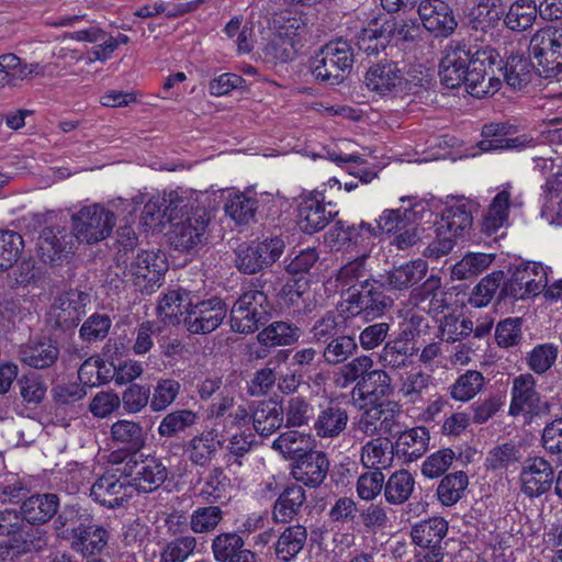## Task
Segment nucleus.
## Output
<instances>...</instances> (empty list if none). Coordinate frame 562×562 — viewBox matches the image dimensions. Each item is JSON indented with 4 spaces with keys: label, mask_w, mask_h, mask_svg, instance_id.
<instances>
[{
    "label": "nucleus",
    "mask_w": 562,
    "mask_h": 562,
    "mask_svg": "<svg viewBox=\"0 0 562 562\" xmlns=\"http://www.w3.org/2000/svg\"><path fill=\"white\" fill-rule=\"evenodd\" d=\"M180 391L181 384L178 380L158 379L150 393V411L154 413L166 411L179 396Z\"/></svg>",
    "instance_id": "nucleus-56"
},
{
    "label": "nucleus",
    "mask_w": 562,
    "mask_h": 562,
    "mask_svg": "<svg viewBox=\"0 0 562 562\" xmlns=\"http://www.w3.org/2000/svg\"><path fill=\"white\" fill-rule=\"evenodd\" d=\"M531 68H536V65L525 57L510 56L499 70L503 71L504 80L509 87L521 89L531 80Z\"/></svg>",
    "instance_id": "nucleus-55"
},
{
    "label": "nucleus",
    "mask_w": 562,
    "mask_h": 562,
    "mask_svg": "<svg viewBox=\"0 0 562 562\" xmlns=\"http://www.w3.org/2000/svg\"><path fill=\"white\" fill-rule=\"evenodd\" d=\"M448 532V521L439 516L415 524L411 530L413 543L422 549L415 554L414 562H441L443 549L441 542Z\"/></svg>",
    "instance_id": "nucleus-11"
},
{
    "label": "nucleus",
    "mask_w": 562,
    "mask_h": 562,
    "mask_svg": "<svg viewBox=\"0 0 562 562\" xmlns=\"http://www.w3.org/2000/svg\"><path fill=\"white\" fill-rule=\"evenodd\" d=\"M231 480L221 467L213 468L206 475L200 496L213 504L222 503L227 497Z\"/></svg>",
    "instance_id": "nucleus-63"
},
{
    "label": "nucleus",
    "mask_w": 562,
    "mask_h": 562,
    "mask_svg": "<svg viewBox=\"0 0 562 562\" xmlns=\"http://www.w3.org/2000/svg\"><path fill=\"white\" fill-rule=\"evenodd\" d=\"M59 355L58 342L52 338L30 340L19 348L20 361L37 370L52 368L57 362Z\"/></svg>",
    "instance_id": "nucleus-23"
},
{
    "label": "nucleus",
    "mask_w": 562,
    "mask_h": 562,
    "mask_svg": "<svg viewBox=\"0 0 562 562\" xmlns=\"http://www.w3.org/2000/svg\"><path fill=\"white\" fill-rule=\"evenodd\" d=\"M58 507L59 498L56 494H34L23 499L20 514L32 526L43 525L57 514Z\"/></svg>",
    "instance_id": "nucleus-27"
},
{
    "label": "nucleus",
    "mask_w": 562,
    "mask_h": 562,
    "mask_svg": "<svg viewBox=\"0 0 562 562\" xmlns=\"http://www.w3.org/2000/svg\"><path fill=\"white\" fill-rule=\"evenodd\" d=\"M358 350L353 336L345 335L342 331L324 345L321 352L324 361L329 366L342 364Z\"/></svg>",
    "instance_id": "nucleus-50"
},
{
    "label": "nucleus",
    "mask_w": 562,
    "mask_h": 562,
    "mask_svg": "<svg viewBox=\"0 0 562 562\" xmlns=\"http://www.w3.org/2000/svg\"><path fill=\"white\" fill-rule=\"evenodd\" d=\"M21 401L25 405L40 404L46 394L47 385L43 378L34 372L23 374L16 380Z\"/></svg>",
    "instance_id": "nucleus-64"
},
{
    "label": "nucleus",
    "mask_w": 562,
    "mask_h": 562,
    "mask_svg": "<svg viewBox=\"0 0 562 562\" xmlns=\"http://www.w3.org/2000/svg\"><path fill=\"white\" fill-rule=\"evenodd\" d=\"M167 220L170 223L186 218L192 211L200 207L192 199V193L184 190L170 191L164 194Z\"/></svg>",
    "instance_id": "nucleus-58"
},
{
    "label": "nucleus",
    "mask_w": 562,
    "mask_h": 562,
    "mask_svg": "<svg viewBox=\"0 0 562 562\" xmlns=\"http://www.w3.org/2000/svg\"><path fill=\"white\" fill-rule=\"evenodd\" d=\"M284 248L285 243L281 237L240 245L235 252V266L241 273L256 274L277 262Z\"/></svg>",
    "instance_id": "nucleus-9"
},
{
    "label": "nucleus",
    "mask_w": 562,
    "mask_h": 562,
    "mask_svg": "<svg viewBox=\"0 0 562 562\" xmlns=\"http://www.w3.org/2000/svg\"><path fill=\"white\" fill-rule=\"evenodd\" d=\"M386 291L381 277L372 276L370 281L349 293L347 302L350 308L357 310V313L362 312L367 317H376L383 315L393 305L394 301L385 293Z\"/></svg>",
    "instance_id": "nucleus-16"
},
{
    "label": "nucleus",
    "mask_w": 562,
    "mask_h": 562,
    "mask_svg": "<svg viewBox=\"0 0 562 562\" xmlns=\"http://www.w3.org/2000/svg\"><path fill=\"white\" fill-rule=\"evenodd\" d=\"M529 52L540 77H557L562 72V29L538 30L530 40Z\"/></svg>",
    "instance_id": "nucleus-5"
},
{
    "label": "nucleus",
    "mask_w": 562,
    "mask_h": 562,
    "mask_svg": "<svg viewBox=\"0 0 562 562\" xmlns=\"http://www.w3.org/2000/svg\"><path fill=\"white\" fill-rule=\"evenodd\" d=\"M351 45L342 40L324 45L311 60L314 78L326 85L341 83L350 74L353 65Z\"/></svg>",
    "instance_id": "nucleus-4"
},
{
    "label": "nucleus",
    "mask_w": 562,
    "mask_h": 562,
    "mask_svg": "<svg viewBox=\"0 0 562 562\" xmlns=\"http://www.w3.org/2000/svg\"><path fill=\"white\" fill-rule=\"evenodd\" d=\"M221 441L212 431L192 437L184 446L187 459L196 467L207 468L218 452Z\"/></svg>",
    "instance_id": "nucleus-34"
},
{
    "label": "nucleus",
    "mask_w": 562,
    "mask_h": 562,
    "mask_svg": "<svg viewBox=\"0 0 562 562\" xmlns=\"http://www.w3.org/2000/svg\"><path fill=\"white\" fill-rule=\"evenodd\" d=\"M367 256L358 257L338 269L335 280L341 290L351 293L370 281L373 274L367 268Z\"/></svg>",
    "instance_id": "nucleus-42"
},
{
    "label": "nucleus",
    "mask_w": 562,
    "mask_h": 562,
    "mask_svg": "<svg viewBox=\"0 0 562 562\" xmlns=\"http://www.w3.org/2000/svg\"><path fill=\"white\" fill-rule=\"evenodd\" d=\"M492 255L483 252H470L465 255L452 268V278L457 280H467L486 270L493 262Z\"/></svg>",
    "instance_id": "nucleus-62"
},
{
    "label": "nucleus",
    "mask_w": 562,
    "mask_h": 562,
    "mask_svg": "<svg viewBox=\"0 0 562 562\" xmlns=\"http://www.w3.org/2000/svg\"><path fill=\"white\" fill-rule=\"evenodd\" d=\"M472 224V203L463 200L446 206L441 213L440 221L436 223L440 229L447 231L457 238L469 232Z\"/></svg>",
    "instance_id": "nucleus-32"
},
{
    "label": "nucleus",
    "mask_w": 562,
    "mask_h": 562,
    "mask_svg": "<svg viewBox=\"0 0 562 562\" xmlns=\"http://www.w3.org/2000/svg\"><path fill=\"white\" fill-rule=\"evenodd\" d=\"M340 318V315L335 311H327L322 317L316 319L310 328L312 341L325 345L344 331V322Z\"/></svg>",
    "instance_id": "nucleus-61"
},
{
    "label": "nucleus",
    "mask_w": 562,
    "mask_h": 562,
    "mask_svg": "<svg viewBox=\"0 0 562 562\" xmlns=\"http://www.w3.org/2000/svg\"><path fill=\"white\" fill-rule=\"evenodd\" d=\"M538 15L535 0H516L510 4L504 24L514 32H522L532 26Z\"/></svg>",
    "instance_id": "nucleus-48"
},
{
    "label": "nucleus",
    "mask_w": 562,
    "mask_h": 562,
    "mask_svg": "<svg viewBox=\"0 0 562 562\" xmlns=\"http://www.w3.org/2000/svg\"><path fill=\"white\" fill-rule=\"evenodd\" d=\"M252 425L263 437L276 432L283 424L284 409L273 401H254L250 403Z\"/></svg>",
    "instance_id": "nucleus-28"
},
{
    "label": "nucleus",
    "mask_w": 562,
    "mask_h": 562,
    "mask_svg": "<svg viewBox=\"0 0 562 562\" xmlns=\"http://www.w3.org/2000/svg\"><path fill=\"white\" fill-rule=\"evenodd\" d=\"M227 315V305L218 296L200 300L194 294L192 306L183 319L188 331L195 335L210 334L221 326Z\"/></svg>",
    "instance_id": "nucleus-13"
},
{
    "label": "nucleus",
    "mask_w": 562,
    "mask_h": 562,
    "mask_svg": "<svg viewBox=\"0 0 562 562\" xmlns=\"http://www.w3.org/2000/svg\"><path fill=\"white\" fill-rule=\"evenodd\" d=\"M306 501L305 491L302 486L289 485L277 498L272 517L276 522H289L294 519Z\"/></svg>",
    "instance_id": "nucleus-39"
},
{
    "label": "nucleus",
    "mask_w": 562,
    "mask_h": 562,
    "mask_svg": "<svg viewBox=\"0 0 562 562\" xmlns=\"http://www.w3.org/2000/svg\"><path fill=\"white\" fill-rule=\"evenodd\" d=\"M133 494V487L128 479L106 473L99 477L90 488V496L100 505L108 508L123 506Z\"/></svg>",
    "instance_id": "nucleus-19"
},
{
    "label": "nucleus",
    "mask_w": 562,
    "mask_h": 562,
    "mask_svg": "<svg viewBox=\"0 0 562 562\" xmlns=\"http://www.w3.org/2000/svg\"><path fill=\"white\" fill-rule=\"evenodd\" d=\"M224 517L225 513L218 505L196 506L189 516V529L194 535H212L217 531Z\"/></svg>",
    "instance_id": "nucleus-41"
},
{
    "label": "nucleus",
    "mask_w": 562,
    "mask_h": 562,
    "mask_svg": "<svg viewBox=\"0 0 562 562\" xmlns=\"http://www.w3.org/2000/svg\"><path fill=\"white\" fill-rule=\"evenodd\" d=\"M382 26V34L386 35L387 41L392 38L397 41L414 43L420 37L422 26L417 19H395L390 15L378 18Z\"/></svg>",
    "instance_id": "nucleus-43"
},
{
    "label": "nucleus",
    "mask_w": 562,
    "mask_h": 562,
    "mask_svg": "<svg viewBox=\"0 0 562 562\" xmlns=\"http://www.w3.org/2000/svg\"><path fill=\"white\" fill-rule=\"evenodd\" d=\"M485 378L476 370H468L449 386L450 396L459 402H469L483 390Z\"/></svg>",
    "instance_id": "nucleus-54"
},
{
    "label": "nucleus",
    "mask_w": 562,
    "mask_h": 562,
    "mask_svg": "<svg viewBox=\"0 0 562 562\" xmlns=\"http://www.w3.org/2000/svg\"><path fill=\"white\" fill-rule=\"evenodd\" d=\"M307 541V530L303 525H293L284 528L273 543L278 561L291 562L296 559Z\"/></svg>",
    "instance_id": "nucleus-33"
},
{
    "label": "nucleus",
    "mask_w": 562,
    "mask_h": 562,
    "mask_svg": "<svg viewBox=\"0 0 562 562\" xmlns=\"http://www.w3.org/2000/svg\"><path fill=\"white\" fill-rule=\"evenodd\" d=\"M394 387L390 374L382 369H372L359 383H356L351 394L367 403H384L392 395Z\"/></svg>",
    "instance_id": "nucleus-24"
},
{
    "label": "nucleus",
    "mask_w": 562,
    "mask_h": 562,
    "mask_svg": "<svg viewBox=\"0 0 562 562\" xmlns=\"http://www.w3.org/2000/svg\"><path fill=\"white\" fill-rule=\"evenodd\" d=\"M417 11L422 25L435 37H449L458 26L453 9L442 0H422Z\"/></svg>",
    "instance_id": "nucleus-17"
},
{
    "label": "nucleus",
    "mask_w": 562,
    "mask_h": 562,
    "mask_svg": "<svg viewBox=\"0 0 562 562\" xmlns=\"http://www.w3.org/2000/svg\"><path fill=\"white\" fill-rule=\"evenodd\" d=\"M367 89L382 98L417 95L427 89L428 76L405 74L398 63L383 59L372 63L363 77Z\"/></svg>",
    "instance_id": "nucleus-2"
},
{
    "label": "nucleus",
    "mask_w": 562,
    "mask_h": 562,
    "mask_svg": "<svg viewBox=\"0 0 562 562\" xmlns=\"http://www.w3.org/2000/svg\"><path fill=\"white\" fill-rule=\"evenodd\" d=\"M498 59L499 54L490 46L451 42L440 61V80L448 89L463 85L469 94L483 98L493 87L494 66L502 61Z\"/></svg>",
    "instance_id": "nucleus-1"
},
{
    "label": "nucleus",
    "mask_w": 562,
    "mask_h": 562,
    "mask_svg": "<svg viewBox=\"0 0 562 562\" xmlns=\"http://www.w3.org/2000/svg\"><path fill=\"white\" fill-rule=\"evenodd\" d=\"M245 549V540L240 532L222 531L211 540V552L216 562H229Z\"/></svg>",
    "instance_id": "nucleus-49"
},
{
    "label": "nucleus",
    "mask_w": 562,
    "mask_h": 562,
    "mask_svg": "<svg viewBox=\"0 0 562 562\" xmlns=\"http://www.w3.org/2000/svg\"><path fill=\"white\" fill-rule=\"evenodd\" d=\"M324 199V194L318 191L302 198L299 205V225L304 233L314 234L324 229L337 215L336 211L326 209Z\"/></svg>",
    "instance_id": "nucleus-20"
},
{
    "label": "nucleus",
    "mask_w": 562,
    "mask_h": 562,
    "mask_svg": "<svg viewBox=\"0 0 562 562\" xmlns=\"http://www.w3.org/2000/svg\"><path fill=\"white\" fill-rule=\"evenodd\" d=\"M510 125L506 123H490L482 128L483 139L477 144L482 151H492L497 149L522 148L527 143L525 137L506 138L509 134Z\"/></svg>",
    "instance_id": "nucleus-36"
},
{
    "label": "nucleus",
    "mask_w": 562,
    "mask_h": 562,
    "mask_svg": "<svg viewBox=\"0 0 562 562\" xmlns=\"http://www.w3.org/2000/svg\"><path fill=\"white\" fill-rule=\"evenodd\" d=\"M428 265L423 259L412 260L380 274L389 292L406 291L425 278Z\"/></svg>",
    "instance_id": "nucleus-26"
},
{
    "label": "nucleus",
    "mask_w": 562,
    "mask_h": 562,
    "mask_svg": "<svg viewBox=\"0 0 562 562\" xmlns=\"http://www.w3.org/2000/svg\"><path fill=\"white\" fill-rule=\"evenodd\" d=\"M75 235L60 225L46 226L37 238V256L44 263L60 265L74 254Z\"/></svg>",
    "instance_id": "nucleus-15"
},
{
    "label": "nucleus",
    "mask_w": 562,
    "mask_h": 562,
    "mask_svg": "<svg viewBox=\"0 0 562 562\" xmlns=\"http://www.w3.org/2000/svg\"><path fill=\"white\" fill-rule=\"evenodd\" d=\"M551 403L537 390V381L531 373H522L513 379L508 415L517 417L528 415L530 418L549 415Z\"/></svg>",
    "instance_id": "nucleus-7"
},
{
    "label": "nucleus",
    "mask_w": 562,
    "mask_h": 562,
    "mask_svg": "<svg viewBox=\"0 0 562 562\" xmlns=\"http://www.w3.org/2000/svg\"><path fill=\"white\" fill-rule=\"evenodd\" d=\"M209 223L210 213L206 209L196 207L186 218L172 223L169 233L170 243L180 251L194 250L205 243Z\"/></svg>",
    "instance_id": "nucleus-14"
},
{
    "label": "nucleus",
    "mask_w": 562,
    "mask_h": 562,
    "mask_svg": "<svg viewBox=\"0 0 562 562\" xmlns=\"http://www.w3.org/2000/svg\"><path fill=\"white\" fill-rule=\"evenodd\" d=\"M415 480L407 470H400L392 473L384 482V497L389 504H404L412 495Z\"/></svg>",
    "instance_id": "nucleus-47"
},
{
    "label": "nucleus",
    "mask_w": 562,
    "mask_h": 562,
    "mask_svg": "<svg viewBox=\"0 0 562 562\" xmlns=\"http://www.w3.org/2000/svg\"><path fill=\"white\" fill-rule=\"evenodd\" d=\"M134 284L143 294L154 293L164 281L168 270L165 254L158 251L142 250L130 263H124Z\"/></svg>",
    "instance_id": "nucleus-12"
},
{
    "label": "nucleus",
    "mask_w": 562,
    "mask_h": 562,
    "mask_svg": "<svg viewBox=\"0 0 562 562\" xmlns=\"http://www.w3.org/2000/svg\"><path fill=\"white\" fill-rule=\"evenodd\" d=\"M419 351L407 337L400 336L387 341L379 355V362L383 368L400 370L411 367L414 357Z\"/></svg>",
    "instance_id": "nucleus-30"
},
{
    "label": "nucleus",
    "mask_w": 562,
    "mask_h": 562,
    "mask_svg": "<svg viewBox=\"0 0 562 562\" xmlns=\"http://www.w3.org/2000/svg\"><path fill=\"white\" fill-rule=\"evenodd\" d=\"M122 476L130 479L133 490L151 493L158 490L168 477V469L154 456H131L121 470Z\"/></svg>",
    "instance_id": "nucleus-8"
},
{
    "label": "nucleus",
    "mask_w": 562,
    "mask_h": 562,
    "mask_svg": "<svg viewBox=\"0 0 562 562\" xmlns=\"http://www.w3.org/2000/svg\"><path fill=\"white\" fill-rule=\"evenodd\" d=\"M110 538L109 531L99 522L93 520L86 529H82L70 542V548L83 557H94L105 549Z\"/></svg>",
    "instance_id": "nucleus-31"
},
{
    "label": "nucleus",
    "mask_w": 562,
    "mask_h": 562,
    "mask_svg": "<svg viewBox=\"0 0 562 562\" xmlns=\"http://www.w3.org/2000/svg\"><path fill=\"white\" fill-rule=\"evenodd\" d=\"M283 409L286 427L308 426L310 422L315 419L312 403L301 395L290 397Z\"/></svg>",
    "instance_id": "nucleus-57"
},
{
    "label": "nucleus",
    "mask_w": 562,
    "mask_h": 562,
    "mask_svg": "<svg viewBox=\"0 0 562 562\" xmlns=\"http://www.w3.org/2000/svg\"><path fill=\"white\" fill-rule=\"evenodd\" d=\"M398 435L394 449L406 461L417 460L427 451L430 437L426 427H414Z\"/></svg>",
    "instance_id": "nucleus-38"
},
{
    "label": "nucleus",
    "mask_w": 562,
    "mask_h": 562,
    "mask_svg": "<svg viewBox=\"0 0 562 562\" xmlns=\"http://www.w3.org/2000/svg\"><path fill=\"white\" fill-rule=\"evenodd\" d=\"M469 484L468 475L463 471L447 474L440 481L437 488L438 499L445 506L454 505Z\"/></svg>",
    "instance_id": "nucleus-60"
},
{
    "label": "nucleus",
    "mask_w": 562,
    "mask_h": 562,
    "mask_svg": "<svg viewBox=\"0 0 562 562\" xmlns=\"http://www.w3.org/2000/svg\"><path fill=\"white\" fill-rule=\"evenodd\" d=\"M111 438L123 450L136 456L145 446L146 432L138 422L120 419L111 426Z\"/></svg>",
    "instance_id": "nucleus-35"
},
{
    "label": "nucleus",
    "mask_w": 562,
    "mask_h": 562,
    "mask_svg": "<svg viewBox=\"0 0 562 562\" xmlns=\"http://www.w3.org/2000/svg\"><path fill=\"white\" fill-rule=\"evenodd\" d=\"M199 419L196 412L189 408L176 409L168 413L159 423L158 435L161 438H173L193 427Z\"/></svg>",
    "instance_id": "nucleus-45"
},
{
    "label": "nucleus",
    "mask_w": 562,
    "mask_h": 562,
    "mask_svg": "<svg viewBox=\"0 0 562 562\" xmlns=\"http://www.w3.org/2000/svg\"><path fill=\"white\" fill-rule=\"evenodd\" d=\"M498 0H480L469 13V25L472 30L487 33L495 29L503 12L496 4Z\"/></svg>",
    "instance_id": "nucleus-46"
},
{
    "label": "nucleus",
    "mask_w": 562,
    "mask_h": 562,
    "mask_svg": "<svg viewBox=\"0 0 562 562\" xmlns=\"http://www.w3.org/2000/svg\"><path fill=\"white\" fill-rule=\"evenodd\" d=\"M47 547L46 532L34 526H23L10 539V548L16 554L22 557L25 554L40 553Z\"/></svg>",
    "instance_id": "nucleus-44"
},
{
    "label": "nucleus",
    "mask_w": 562,
    "mask_h": 562,
    "mask_svg": "<svg viewBox=\"0 0 562 562\" xmlns=\"http://www.w3.org/2000/svg\"><path fill=\"white\" fill-rule=\"evenodd\" d=\"M389 448L390 440L386 437H378L368 441L361 449L363 467L376 471L389 468L392 462Z\"/></svg>",
    "instance_id": "nucleus-51"
},
{
    "label": "nucleus",
    "mask_w": 562,
    "mask_h": 562,
    "mask_svg": "<svg viewBox=\"0 0 562 562\" xmlns=\"http://www.w3.org/2000/svg\"><path fill=\"white\" fill-rule=\"evenodd\" d=\"M258 201L244 192L229 193L224 205L225 213L237 224H248L255 218Z\"/></svg>",
    "instance_id": "nucleus-53"
},
{
    "label": "nucleus",
    "mask_w": 562,
    "mask_h": 562,
    "mask_svg": "<svg viewBox=\"0 0 562 562\" xmlns=\"http://www.w3.org/2000/svg\"><path fill=\"white\" fill-rule=\"evenodd\" d=\"M510 278L503 282L498 301L505 299L526 300L538 295L548 284L543 266L539 262H520L509 268Z\"/></svg>",
    "instance_id": "nucleus-6"
},
{
    "label": "nucleus",
    "mask_w": 562,
    "mask_h": 562,
    "mask_svg": "<svg viewBox=\"0 0 562 562\" xmlns=\"http://www.w3.org/2000/svg\"><path fill=\"white\" fill-rule=\"evenodd\" d=\"M93 520L91 509L79 503H69L57 509L54 529L58 538L69 541Z\"/></svg>",
    "instance_id": "nucleus-22"
},
{
    "label": "nucleus",
    "mask_w": 562,
    "mask_h": 562,
    "mask_svg": "<svg viewBox=\"0 0 562 562\" xmlns=\"http://www.w3.org/2000/svg\"><path fill=\"white\" fill-rule=\"evenodd\" d=\"M509 183L503 186L494 196L482 221V231L485 234L493 235L507 223L512 198Z\"/></svg>",
    "instance_id": "nucleus-40"
},
{
    "label": "nucleus",
    "mask_w": 562,
    "mask_h": 562,
    "mask_svg": "<svg viewBox=\"0 0 562 562\" xmlns=\"http://www.w3.org/2000/svg\"><path fill=\"white\" fill-rule=\"evenodd\" d=\"M357 45L359 50L368 56H376L385 50L389 41L386 35L382 34V26L378 18L371 20L368 26L361 30Z\"/></svg>",
    "instance_id": "nucleus-59"
},
{
    "label": "nucleus",
    "mask_w": 562,
    "mask_h": 562,
    "mask_svg": "<svg viewBox=\"0 0 562 562\" xmlns=\"http://www.w3.org/2000/svg\"><path fill=\"white\" fill-rule=\"evenodd\" d=\"M72 233L76 241L94 244L110 236L115 215L100 204L82 207L72 215Z\"/></svg>",
    "instance_id": "nucleus-10"
},
{
    "label": "nucleus",
    "mask_w": 562,
    "mask_h": 562,
    "mask_svg": "<svg viewBox=\"0 0 562 562\" xmlns=\"http://www.w3.org/2000/svg\"><path fill=\"white\" fill-rule=\"evenodd\" d=\"M198 547V539L193 535H181L166 542L158 554L159 562H186Z\"/></svg>",
    "instance_id": "nucleus-52"
},
{
    "label": "nucleus",
    "mask_w": 562,
    "mask_h": 562,
    "mask_svg": "<svg viewBox=\"0 0 562 562\" xmlns=\"http://www.w3.org/2000/svg\"><path fill=\"white\" fill-rule=\"evenodd\" d=\"M194 294L186 289L168 291L158 302L157 315L170 324L183 323L192 306Z\"/></svg>",
    "instance_id": "nucleus-29"
},
{
    "label": "nucleus",
    "mask_w": 562,
    "mask_h": 562,
    "mask_svg": "<svg viewBox=\"0 0 562 562\" xmlns=\"http://www.w3.org/2000/svg\"><path fill=\"white\" fill-rule=\"evenodd\" d=\"M266 283L262 277L252 279L249 289L235 301L229 312V324L234 333L254 334L270 321L272 306L263 291Z\"/></svg>",
    "instance_id": "nucleus-3"
},
{
    "label": "nucleus",
    "mask_w": 562,
    "mask_h": 562,
    "mask_svg": "<svg viewBox=\"0 0 562 562\" xmlns=\"http://www.w3.org/2000/svg\"><path fill=\"white\" fill-rule=\"evenodd\" d=\"M301 329L293 323L274 321L257 334L259 345L277 347L291 346L299 341Z\"/></svg>",
    "instance_id": "nucleus-37"
},
{
    "label": "nucleus",
    "mask_w": 562,
    "mask_h": 562,
    "mask_svg": "<svg viewBox=\"0 0 562 562\" xmlns=\"http://www.w3.org/2000/svg\"><path fill=\"white\" fill-rule=\"evenodd\" d=\"M349 415L346 408L337 401H329L322 405L314 419L313 429L323 439L339 437L347 428Z\"/></svg>",
    "instance_id": "nucleus-25"
},
{
    "label": "nucleus",
    "mask_w": 562,
    "mask_h": 562,
    "mask_svg": "<svg viewBox=\"0 0 562 562\" xmlns=\"http://www.w3.org/2000/svg\"><path fill=\"white\" fill-rule=\"evenodd\" d=\"M521 492L536 498L549 492L554 482L553 467L541 457L525 460L519 475Z\"/></svg>",
    "instance_id": "nucleus-18"
},
{
    "label": "nucleus",
    "mask_w": 562,
    "mask_h": 562,
    "mask_svg": "<svg viewBox=\"0 0 562 562\" xmlns=\"http://www.w3.org/2000/svg\"><path fill=\"white\" fill-rule=\"evenodd\" d=\"M329 460L325 452L317 450L304 451L295 458L292 475L308 487H318L327 476Z\"/></svg>",
    "instance_id": "nucleus-21"
}]
</instances>
